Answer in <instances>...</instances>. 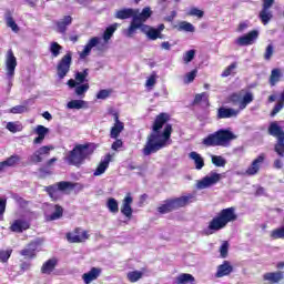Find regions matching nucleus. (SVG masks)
Listing matches in <instances>:
<instances>
[{
    "label": "nucleus",
    "instance_id": "52",
    "mask_svg": "<svg viewBox=\"0 0 284 284\" xmlns=\"http://www.w3.org/2000/svg\"><path fill=\"white\" fill-rule=\"evenodd\" d=\"M49 50H50L52 57L57 58V57H59V54H61V50H63V47H61L57 42H52L50 44V49Z\"/></svg>",
    "mask_w": 284,
    "mask_h": 284
},
{
    "label": "nucleus",
    "instance_id": "1",
    "mask_svg": "<svg viewBox=\"0 0 284 284\" xmlns=\"http://www.w3.org/2000/svg\"><path fill=\"white\" fill-rule=\"evenodd\" d=\"M168 114L161 113L156 116L153 124V132L148 136L146 143L142 150L144 156L156 154L159 150H163L172 136V125L168 123Z\"/></svg>",
    "mask_w": 284,
    "mask_h": 284
},
{
    "label": "nucleus",
    "instance_id": "34",
    "mask_svg": "<svg viewBox=\"0 0 284 284\" xmlns=\"http://www.w3.org/2000/svg\"><path fill=\"white\" fill-rule=\"evenodd\" d=\"M274 152H276L280 159H284V131H282V135H280V139L274 145Z\"/></svg>",
    "mask_w": 284,
    "mask_h": 284
},
{
    "label": "nucleus",
    "instance_id": "32",
    "mask_svg": "<svg viewBox=\"0 0 284 284\" xmlns=\"http://www.w3.org/2000/svg\"><path fill=\"white\" fill-rule=\"evenodd\" d=\"M189 156L190 159H192V161H194L195 170H203V168H205V160H203V156H201V154L192 151Z\"/></svg>",
    "mask_w": 284,
    "mask_h": 284
},
{
    "label": "nucleus",
    "instance_id": "28",
    "mask_svg": "<svg viewBox=\"0 0 284 284\" xmlns=\"http://www.w3.org/2000/svg\"><path fill=\"white\" fill-rule=\"evenodd\" d=\"M110 161H112V155L106 154L104 156V159L101 160L100 164L98 165V168L95 169L93 174L95 176H101V174H105V170H108V168H110Z\"/></svg>",
    "mask_w": 284,
    "mask_h": 284
},
{
    "label": "nucleus",
    "instance_id": "3",
    "mask_svg": "<svg viewBox=\"0 0 284 284\" xmlns=\"http://www.w3.org/2000/svg\"><path fill=\"white\" fill-rule=\"evenodd\" d=\"M239 221V215L236 214V207L231 206L222 209L210 222L207 225L206 234H214V232H221L225 230L229 223H234Z\"/></svg>",
    "mask_w": 284,
    "mask_h": 284
},
{
    "label": "nucleus",
    "instance_id": "39",
    "mask_svg": "<svg viewBox=\"0 0 284 284\" xmlns=\"http://www.w3.org/2000/svg\"><path fill=\"white\" fill-rule=\"evenodd\" d=\"M196 197L193 194L183 195L179 197V207H186L190 203H194Z\"/></svg>",
    "mask_w": 284,
    "mask_h": 284
},
{
    "label": "nucleus",
    "instance_id": "17",
    "mask_svg": "<svg viewBox=\"0 0 284 284\" xmlns=\"http://www.w3.org/2000/svg\"><path fill=\"white\" fill-rule=\"evenodd\" d=\"M256 39H258V31L252 30L248 33L237 38L236 44L241 45V47L252 45L254 43V41H256Z\"/></svg>",
    "mask_w": 284,
    "mask_h": 284
},
{
    "label": "nucleus",
    "instance_id": "49",
    "mask_svg": "<svg viewBox=\"0 0 284 284\" xmlns=\"http://www.w3.org/2000/svg\"><path fill=\"white\" fill-rule=\"evenodd\" d=\"M271 239H273V241H278V239H284V225L271 231Z\"/></svg>",
    "mask_w": 284,
    "mask_h": 284
},
{
    "label": "nucleus",
    "instance_id": "53",
    "mask_svg": "<svg viewBox=\"0 0 284 284\" xmlns=\"http://www.w3.org/2000/svg\"><path fill=\"white\" fill-rule=\"evenodd\" d=\"M189 17H196L197 19H203V17H205V11L193 7L189 11Z\"/></svg>",
    "mask_w": 284,
    "mask_h": 284
},
{
    "label": "nucleus",
    "instance_id": "24",
    "mask_svg": "<svg viewBox=\"0 0 284 284\" xmlns=\"http://www.w3.org/2000/svg\"><path fill=\"white\" fill-rule=\"evenodd\" d=\"M239 110L221 106L217 109V119H232L239 116Z\"/></svg>",
    "mask_w": 284,
    "mask_h": 284
},
{
    "label": "nucleus",
    "instance_id": "36",
    "mask_svg": "<svg viewBox=\"0 0 284 284\" xmlns=\"http://www.w3.org/2000/svg\"><path fill=\"white\" fill-rule=\"evenodd\" d=\"M4 19H6L7 27L10 28L12 32H16V33L19 32V26L12 18V13H10V11L6 13Z\"/></svg>",
    "mask_w": 284,
    "mask_h": 284
},
{
    "label": "nucleus",
    "instance_id": "59",
    "mask_svg": "<svg viewBox=\"0 0 284 284\" xmlns=\"http://www.w3.org/2000/svg\"><path fill=\"white\" fill-rule=\"evenodd\" d=\"M148 39L151 41H156L161 37V33L159 30L151 27V30H149V33L146 34Z\"/></svg>",
    "mask_w": 284,
    "mask_h": 284
},
{
    "label": "nucleus",
    "instance_id": "27",
    "mask_svg": "<svg viewBox=\"0 0 284 284\" xmlns=\"http://www.w3.org/2000/svg\"><path fill=\"white\" fill-rule=\"evenodd\" d=\"M37 252H39V243L32 242L24 250L20 251V254L27 258H34Z\"/></svg>",
    "mask_w": 284,
    "mask_h": 284
},
{
    "label": "nucleus",
    "instance_id": "13",
    "mask_svg": "<svg viewBox=\"0 0 284 284\" xmlns=\"http://www.w3.org/2000/svg\"><path fill=\"white\" fill-rule=\"evenodd\" d=\"M6 70L8 79H12L14 77V70H17V57H14L12 49L6 55Z\"/></svg>",
    "mask_w": 284,
    "mask_h": 284
},
{
    "label": "nucleus",
    "instance_id": "7",
    "mask_svg": "<svg viewBox=\"0 0 284 284\" xmlns=\"http://www.w3.org/2000/svg\"><path fill=\"white\" fill-rule=\"evenodd\" d=\"M254 101V93L252 92H245L244 95L241 98L239 93H232L229 97V103H233V105H236L239 103V110H245L250 103Z\"/></svg>",
    "mask_w": 284,
    "mask_h": 284
},
{
    "label": "nucleus",
    "instance_id": "19",
    "mask_svg": "<svg viewBox=\"0 0 284 284\" xmlns=\"http://www.w3.org/2000/svg\"><path fill=\"white\" fill-rule=\"evenodd\" d=\"M134 14H139V9L124 8L116 10L114 17L115 19L125 20L134 19Z\"/></svg>",
    "mask_w": 284,
    "mask_h": 284
},
{
    "label": "nucleus",
    "instance_id": "38",
    "mask_svg": "<svg viewBox=\"0 0 284 284\" xmlns=\"http://www.w3.org/2000/svg\"><path fill=\"white\" fill-rule=\"evenodd\" d=\"M281 77H283L281 69H273L270 75V85H276L281 81Z\"/></svg>",
    "mask_w": 284,
    "mask_h": 284
},
{
    "label": "nucleus",
    "instance_id": "61",
    "mask_svg": "<svg viewBox=\"0 0 284 284\" xmlns=\"http://www.w3.org/2000/svg\"><path fill=\"white\" fill-rule=\"evenodd\" d=\"M273 54H274V45L268 44L266 47V50H265V53H264L265 61H270V59H272Z\"/></svg>",
    "mask_w": 284,
    "mask_h": 284
},
{
    "label": "nucleus",
    "instance_id": "25",
    "mask_svg": "<svg viewBox=\"0 0 284 284\" xmlns=\"http://www.w3.org/2000/svg\"><path fill=\"white\" fill-rule=\"evenodd\" d=\"M49 210L51 212H53L52 214H45V219L47 221H59V219H61V216H63V207L59 206V205H49Z\"/></svg>",
    "mask_w": 284,
    "mask_h": 284
},
{
    "label": "nucleus",
    "instance_id": "29",
    "mask_svg": "<svg viewBox=\"0 0 284 284\" xmlns=\"http://www.w3.org/2000/svg\"><path fill=\"white\" fill-rule=\"evenodd\" d=\"M101 276V268L92 267L89 272L82 275L84 284H90L92 281H97Z\"/></svg>",
    "mask_w": 284,
    "mask_h": 284
},
{
    "label": "nucleus",
    "instance_id": "15",
    "mask_svg": "<svg viewBox=\"0 0 284 284\" xmlns=\"http://www.w3.org/2000/svg\"><path fill=\"white\" fill-rule=\"evenodd\" d=\"M221 181V174L216 172H211L210 175H206L203 180L197 183V187L204 190L205 187H210V185H216Z\"/></svg>",
    "mask_w": 284,
    "mask_h": 284
},
{
    "label": "nucleus",
    "instance_id": "22",
    "mask_svg": "<svg viewBox=\"0 0 284 284\" xmlns=\"http://www.w3.org/2000/svg\"><path fill=\"white\" fill-rule=\"evenodd\" d=\"M114 124L111 128L110 138L111 139H119L121 132L125 130V124L119 120V115L114 116Z\"/></svg>",
    "mask_w": 284,
    "mask_h": 284
},
{
    "label": "nucleus",
    "instance_id": "30",
    "mask_svg": "<svg viewBox=\"0 0 284 284\" xmlns=\"http://www.w3.org/2000/svg\"><path fill=\"white\" fill-rule=\"evenodd\" d=\"M58 263H59V261L55 257L48 260L41 266V274H48V275L52 274V272H54Z\"/></svg>",
    "mask_w": 284,
    "mask_h": 284
},
{
    "label": "nucleus",
    "instance_id": "43",
    "mask_svg": "<svg viewBox=\"0 0 284 284\" xmlns=\"http://www.w3.org/2000/svg\"><path fill=\"white\" fill-rule=\"evenodd\" d=\"M106 207L111 214H118L119 213V202L114 197H110L106 201Z\"/></svg>",
    "mask_w": 284,
    "mask_h": 284
},
{
    "label": "nucleus",
    "instance_id": "46",
    "mask_svg": "<svg viewBox=\"0 0 284 284\" xmlns=\"http://www.w3.org/2000/svg\"><path fill=\"white\" fill-rule=\"evenodd\" d=\"M141 24H140V22H139V20H136V19H132V22H131V24H130V27L128 28V30H126V32H125V34H126V37H133L134 36V32H136V30H139V27H140Z\"/></svg>",
    "mask_w": 284,
    "mask_h": 284
},
{
    "label": "nucleus",
    "instance_id": "33",
    "mask_svg": "<svg viewBox=\"0 0 284 284\" xmlns=\"http://www.w3.org/2000/svg\"><path fill=\"white\" fill-rule=\"evenodd\" d=\"M268 134L271 136H275V139L281 138V135L283 134V128H281V125H278V122H271L270 126H268Z\"/></svg>",
    "mask_w": 284,
    "mask_h": 284
},
{
    "label": "nucleus",
    "instance_id": "62",
    "mask_svg": "<svg viewBox=\"0 0 284 284\" xmlns=\"http://www.w3.org/2000/svg\"><path fill=\"white\" fill-rule=\"evenodd\" d=\"M36 134H38V136H45V134H48V132H50V130L43 125H38L34 130Z\"/></svg>",
    "mask_w": 284,
    "mask_h": 284
},
{
    "label": "nucleus",
    "instance_id": "44",
    "mask_svg": "<svg viewBox=\"0 0 284 284\" xmlns=\"http://www.w3.org/2000/svg\"><path fill=\"white\" fill-rule=\"evenodd\" d=\"M284 109V91L281 93L278 102L274 105L271 111V116H275Z\"/></svg>",
    "mask_w": 284,
    "mask_h": 284
},
{
    "label": "nucleus",
    "instance_id": "50",
    "mask_svg": "<svg viewBox=\"0 0 284 284\" xmlns=\"http://www.w3.org/2000/svg\"><path fill=\"white\" fill-rule=\"evenodd\" d=\"M196 74H199V70L196 69H193L191 72H187L183 79L184 83L186 85L193 83L194 79H196Z\"/></svg>",
    "mask_w": 284,
    "mask_h": 284
},
{
    "label": "nucleus",
    "instance_id": "60",
    "mask_svg": "<svg viewBox=\"0 0 284 284\" xmlns=\"http://www.w3.org/2000/svg\"><path fill=\"white\" fill-rule=\"evenodd\" d=\"M10 256H12V250L0 251L1 263H8V261L10 260Z\"/></svg>",
    "mask_w": 284,
    "mask_h": 284
},
{
    "label": "nucleus",
    "instance_id": "20",
    "mask_svg": "<svg viewBox=\"0 0 284 284\" xmlns=\"http://www.w3.org/2000/svg\"><path fill=\"white\" fill-rule=\"evenodd\" d=\"M132 195L130 193L126 194L124 200L122 201V206H121V214L126 216V219H132Z\"/></svg>",
    "mask_w": 284,
    "mask_h": 284
},
{
    "label": "nucleus",
    "instance_id": "56",
    "mask_svg": "<svg viewBox=\"0 0 284 284\" xmlns=\"http://www.w3.org/2000/svg\"><path fill=\"white\" fill-rule=\"evenodd\" d=\"M11 114H23L28 112V106L26 105H16L10 109Z\"/></svg>",
    "mask_w": 284,
    "mask_h": 284
},
{
    "label": "nucleus",
    "instance_id": "47",
    "mask_svg": "<svg viewBox=\"0 0 284 284\" xmlns=\"http://www.w3.org/2000/svg\"><path fill=\"white\" fill-rule=\"evenodd\" d=\"M74 88H75L74 92H75L77 97L83 98V97H85V92H88L90 90V84H88V83L77 84Z\"/></svg>",
    "mask_w": 284,
    "mask_h": 284
},
{
    "label": "nucleus",
    "instance_id": "8",
    "mask_svg": "<svg viewBox=\"0 0 284 284\" xmlns=\"http://www.w3.org/2000/svg\"><path fill=\"white\" fill-rule=\"evenodd\" d=\"M74 189V184L71 182H59L58 184L51 185L47 187V192L49 196L53 199V201H57L59 196L61 195V192H65V190H72Z\"/></svg>",
    "mask_w": 284,
    "mask_h": 284
},
{
    "label": "nucleus",
    "instance_id": "5",
    "mask_svg": "<svg viewBox=\"0 0 284 284\" xmlns=\"http://www.w3.org/2000/svg\"><path fill=\"white\" fill-rule=\"evenodd\" d=\"M94 152V146L90 144H78L65 158L69 165L79 166L83 164V161Z\"/></svg>",
    "mask_w": 284,
    "mask_h": 284
},
{
    "label": "nucleus",
    "instance_id": "16",
    "mask_svg": "<svg viewBox=\"0 0 284 284\" xmlns=\"http://www.w3.org/2000/svg\"><path fill=\"white\" fill-rule=\"evenodd\" d=\"M263 281L267 284H278L281 283V281H284V272L275 271V272L264 273Z\"/></svg>",
    "mask_w": 284,
    "mask_h": 284
},
{
    "label": "nucleus",
    "instance_id": "48",
    "mask_svg": "<svg viewBox=\"0 0 284 284\" xmlns=\"http://www.w3.org/2000/svg\"><path fill=\"white\" fill-rule=\"evenodd\" d=\"M211 161L215 168H225L227 161L221 155H212Z\"/></svg>",
    "mask_w": 284,
    "mask_h": 284
},
{
    "label": "nucleus",
    "instance_id": "45",
    "mask_svg": "<svg viewBox=\"0 0 284 284\" xmlns=\"http://www.w3.org/2000/svg\"><path fill=\"white\" fill-rule=\"evenodd\" d=\"M126 278L130 281V283H136L138 281H141V278H143V272L131 271L128 273Z\"/></svg>",
    "mask_w": 284,
    "mask_h": 284
},
{
    "label": "nucleus",
    "instance_id": "57",
    "mask_svg": "<svg viewBox=\"0 0 284 284\" xmlns=\"http://www.w3.org/2000/svg\"><path fill=\"white\" fill-rule=\"evenodd\" d=\"M236 65H237L236 62L231 63V64L222 72L221 77H222L223 79L230 77V75L232 74L233 70H236Z\"/></svg>",
    "mask_w": 284,
    "mask_h": 284
},
{
    "label": "nucleus",
    "instance_id": "18",
    "mask_svg": "<svg viewBox=\"0 0 284 284\" xmlns=\"http://www.w3.org/2000/svg\"><path fill=\"white\" fill-rule=\"evenodd\" d=\"M234 272V266L230 261H224L221 265L217 266L215 273L216 278H223V276H230Z\"/></svg>",
    "mask_w": 284,
    "mask_h": 284
},
{
    "label": "nucleus",
    "instance_id": "26",
    "mask_svg": "<svg viewBox=\"0 0 284 284\" xmlns=\"http://www.w3.org/2000/svg\"><path fill=\"white\" fill-rule=\"evenodd\" d=\"M55 26H57L58 32H60V34H65V32H68V26H72V17L64 16L62 19H60L55 22Z\"/></svg>",
    "mask_w": 284,
    "mask_h": 284
},
{
    "label": "nucleus",
    "instance_id": "64",
    "mask_svg": "<svg viewBox=\"0 0 284 284\" xmlns=\"http://www.w3.org/2000/svg\"><path fill=\"white\" fill-rule=\"evenodd\" d=\"M156 84V75H151L148 80H146V88H154V85Z\"/></svg>",
    "mask_w": 284,
    "mask_h": 284
},
{
    "label": "nucleus",
    "instance_id": "55",
    "mask_svg": "<svg viewBox=\"0 0 284 284\" xmlns=\"http://www.w3.org/2000/svg\"><path fill=\"white\" fill-rule=\"evenodd\" d=\"M112 94V90L110 89H102L97 93V99L104 101Z\"/></svg>",
    "mask_w": 284,
    "mask_h": 284
},
{
    "label": "nucleus",
    "instance_id": "10",
    "mask_svg": "<svg viewBox=\"0 0 284 284\" xmlns=\"http://www.w3.org/2000/svg\"><path fill=\"white\" fill-rule=\"evenodd\" d=\"M88 239H90V233L81 227L67 234V241H69V243H85Z\"/></svg>",
    "mask_w": 284,
    "mask_h": 284
},
{
    "label": "nucleus",
    "instance_id": "2",
    "mask_svg": "<svg viewBox=\"0 0 284 284\" xmlns=\"http://www.w3.org/2000/svg\"><path fill=\"white\" fill-rule=\"evenodd\" d=\"M119 28V23H113L110 27H108L101 37H93L89 39L88 43L84 45L83 50L80 52V59H87V57H90L93 48L98 50L99 52H103L105 50V45H108L109 41L114 36V32H116V29Z\"/></svg>",
    "mask_w": 284,
    "mask_h": 284
},
{
    "label": "nucleus",
    "instance_id": "14",
    "mask_svg": "<svg viewBox=\"0 0 284 284\" xmlns=\"http://www.w3.org/2000/svg\"><path fill=\"white\" fill-rule=\"evenodd\" d=\"M54 150V146L52 145H44L41 146L40 149H38L31 156H30V161H32V163H41V161H43L44 156H50V151Z\"/></svg>",
    "mask_w": 284,
    "mask_h": 284
},
{
    "label": "nucleus",
    "instance_id": "6",
    "mask_svg": "<svg viewBox=\"0 0 284 284\" xmlns=\"http://www.w3.org/2000/svg\"><path fill=\"white\" fill-rule=\"evenodd\" d=\"M34 219V213L27 212L24 213L21 219H18L12 222L10 230L11 232H16L21 234V232H26V230H30V221Z\"/></svg>",
    "mask_w": 284,
    "mask_h": 284
},
{
    "label": "nucleus",
    "instance_id": "54",
    "mask_svg": "<svg viewBox=\"0 0 284 284\" xmlns=\"http://www.w3.org/2000/svg\"><path fill=\"white\" fill-rule=\"evenodd\" d=\"M194 57H196V50L191 49V50L186 51V52L183 54L182 60L184 61V63H190V62H192V60L194 59Z\"/></svg>",
    "mask_w": 284,
    "mask_h": 284
},
{
    "label": "nucleus",
    "instance_id": "42",
    "mask_svg": "<svg viewBox=\"0 0 284 284\" xmlns=\"http://www.w3.org/2000/svg\"><path fill=\"white\" fill-rule=\"evenodd\" d=\"M6 128L9 130V132H12V134H17V132H21L23 130V124L21 122H8Z\"/></svg>",
    "mask_w": 284,
    "mask_h": 284
},
{
    "label": "nucleus",
    "instance_id": "9",
    "mask_svg": "<svg viewBox=\"0 0 284 284\" xmlns=\"http://www.w3.org/2000/svg\"><path fill=\"white\" fill-rule=\"evenodd\" d=\"M262 10L258 13V19L262 21L263 26H267L270 21L273 19L272 11H270V8L274 6V0H262Z\"/></svg>",
    "mask_w": 284,
    "mask_h": 284
},
{
    "label": "nucleus",
    "instance_id": "12",
    "mask_svg": "<svg viewBox=\"0 0 284 284\" xmlns=\"http://www.w3.org/2000/svg\"><path fill=\"white\" fill-rule=\"evenodd\" d=\"M70 65H72V54L67 53L58 63L57 70L59 79H63L68 72H70Z\"/></svg>",
    "mask_w": 284,
    "mask_h": 284
},
{
    "label": "nucleus",
    "instance_id": "4",
    "mask_svg": "<svg viewBox=\"0 0 284 284\" xmlns=\"http://www.w3.org/2000/svg\"><path fill=\"white\" fill-rule=\"evenodd\" d=\"M234 139H236V135H234L232 131L227 129H220L204 138L202 143L206 148H217L227 145L230 141H234Z\"/></svg>",
    "mask_w": 284,
    "mask_h": 284
},
{
    "label": "nucleus",
    "instance_id": "41",
    "mask_svg": "<svg viewBox=\"0 0 284 284\" xmlns=\"http://www.w3.org/2000/svg\"><path fill=\"white\" fill-rule=\"evenodd\" d=\"M196 278L190 273H182L179 275V284H195Z\"/></svg>",
    "mask_w": 284,
    "mask_h": 284
},
{
    "label": "nucleus",
    "instance_id": "35",
    "mask_svg": "<svg viewBox=\"0 0 284 284\" xmlns=\"http://www.w3.org/2000/svg\"><path fill=\"white\" fill-rule=\"evenodd\" d=\"M20 161L21 158L19 155H11L7 160L2 161L1 164L3 165L4 170H8V168H14Z\"/></svg>",
    "mask_w": 284,
    "mask_h": 284
},
{
    "label": "nucleus",
    "instance_id": "31",
    "mask_svg": "<svg viewBox=\"0 0 284 284\" xmlns=\"http://www.w3.org/2000/svg\"><path fill=\"white\" fill-rule=\"evenodd\" d=\"M152 17V9L150 7H145L141 13H135L133 19H136L138 23H145Z\"/></svg>",
    "mask_w": 284,
    "mask_h": 284
},
{
    "label": "nucleus",
    "instance_id": "51",
    "mask_svg": "<svg viewBox=\"0 0 284 284\" xmlns=\"http://www.w3.org/2000/svg\"><path fill=\"white\" fill-rule=\"evenodd\" d=\"M179 29L183 30L184 32H196V28H194V24L187 21L180 22Z\"/></svg>",
    "mask_w": 284,
    "mask_h": 284
},
{
    "label": "nucleus",
    "instance_id": "11",
    "mask_svg": "<svg viewBox=\"0 0 284 284\" xmlns=\"http://www.w3.org/2000/svg\"><path fill=\"white\" fill-rule=\"evenodd\" d=\"M265 153H261L256 159H254L250 166L245 170L246 176H256V174L261 172V165L265 163Z\"/></svg>",
    "mask_w": 284,
    "mask_h": 284
},
{
    "label": "nucleus",
    "instance_id": "21",
    "mask_svg": "<svg viewBox=\"0 0 284 284\" xmlns=\"http://www.w3.org/2000/svg\"><path fill=\"white\" fill-rule=\"evenodd\" d=\"M179 207V199L168 200L161 206L158 207L160 214H168Z\"/></svg>",
    "mask_w": 284,
    "mask_h": 284
},
{
    "label": "nucleus",
    "instance_id": "23",
    "mask_svg": "<svg viewBox=\"0 0 284 284\" xmlns=\"http://www.w3.org/2000/svg\"><path fill=\"white\" fill-rule=\"evenodd\" d=\"M85 79H88V69L83 70L82 72H77L75 80L70 79L67 84L69 88H77V85L85 83Z\"/></svg>",
    "mask_w": 284,
    "mask_h": 284
},
{
    "label": "nucleus",
    "instance_id": "40",
    "mask_svg": "<svg viewBox=\"0 0 284 284\" xmlns=\"http://www.w3.org/2000/svg\"><path fill=\"white\" fill-rule=\"evenodd\" d=\"M85 105H88V102H85L83 100H72V101L68 102L67 108L69 110H81V109L85 108Z\"/></svg>",
    "mask_w": 284,
    "mask_h": 284
},
{
    "label": "nucleus",
    "instance_id": "63",
    "mask_svg": "<svg viewBox=\"0 0 284 284\" xmlns=\"http://www.w3.org/2000/svg\"><path fill=\"white\" fill-rule=\"evenodd\" d=\"M121 148H123V141L119 139H116L111 145V149L114 150V152H119Z\"/></svg>",
    "mask_w": 284,
    "mask_h": 284
},
{
    "label": "nucleus",
    "instance_id": "37",
    "mask_svg": "<svg viewBox=\"0 0 284 284\" xmlns=\"http://www.w3.org/2000/svg\"><path fill=\"white\" fill-rule=\"evenodd\" d=\"M204 102L210 105V94L207 92L196 93L193 100V105H199V103Z\"/></svg>",
    "mask_w": 284,
    "mask_h": 284
},
{
    "label": "nucleus",
    "instance_id": "58",
    "mask_svg": "<svg viewBox=\"0 0 284 284\" xmlns=\"http://www.w3.org/2000/svg\"><path fill=\"white\" fill-rule=\"evenodd\" d=\"M230 250V243L227 241L223 242L220 246V254L222 258H227V252Z\"/></svg>",
    "mask_w": 284,
    "mask_h": 284
}]
</instances>
